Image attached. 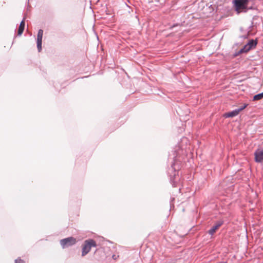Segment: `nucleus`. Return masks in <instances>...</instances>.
<instances>
[{"instance_id":"obj_16","label":"nucleus","mask_w":263,"mask_h":263,"mask_svg":"<svg viewBox=\"0 0 263 263\" xmlns=\"http://www.w3.org/2000/svg\"><path fill=\"white\" fill-rule=\"evenodd\" d=\"M219 263H226V262H223V261H221V262H219Z\"/></svg>"},{"instance_id":"obj_1","label":"nucleus","mask_w":263,"mask_h":263,"mask_svg":"<svg viewBox=\"0 0 263 263\" xmlns=\"http://www.w3.org/2000/svg\"><path fill=\"white\" fill-rule=\"evenodd\" d=\"M97 243L92 239H88L84 241L82 245V256H84L87 254L92 247H96Z\"/></svg>"},{"instance_id":"obj_7","label":"nucleus","mask_w":263,"mask_h":263,"mask_svg":"<svg viewBox=\"0 0 263 263\" xmlns=\"http://www.w3.org/2000/svg\"><path fill=\"white\" fill-rule=\"evenodd\" d=\"M239 113V110L238 108L235 109L231 111L226 113L224 117L226 118H231L237 116Z\"/></svg>"},{"instance_id":"obj_8","label":"nucleus","mask_w":263,"mask_h":263,"mask_svg":"<svg viewBox=\"0 0 263 263\" xmlns=\"http://www.w3.org/2000/svg\"><path fill=\"white\" fill-rule=\"evenodd\" d=\"M258 43L257 39L255 40H251L249 41V42L247 44V45L248 46V49H252L256 47Z\"/></svg>"},{"instance_id":"obj_5","label":"nucleus","mask_w":263,"mask_h":263,"mask_svg":"<svg viewBox=\"0 0 263 263\" xmlns=\"http://www.w3.org/2000/svg\"><path fill=\"white\" fill-rule=\"evenodd\" d=\"M223 223V221L222 220H219L216 222L215 225L213 226L208 231V233L213 235L216 232V231Z\"/></svg>"},{"instance_id":"obj_9","label":"nucleus","mask_w":263,"mask_h":263,"mask_svg":"<svg viewBox=\"0 0 263 263\" xmlns=\"http://www.w3.org/2000/svg\"><path fill=\"white\" fill-rule=\"evenodd\" d=\"M175 160H174V162L172 163L171 167L169 168L168 173H170V172H174L173 176L175 177L176 175L177 170L175 168Z\"/></svg>"},{"instance_id":"obj_3","label":"nucleus","mask_w":263,"mask_h":263,"mask_svg":"<svg viewBox=\"0 0 263 263\" xmlns=\"http://www.w3.org/2000/svg\"><path fill=\"white\" fill-rule=\"evenodd\" d=\"M76 243V239L73 237H69L60 240V245L63 249L72 246Z\"/></svg>"},{"instance_id":"obj_10","label":"nucleus","mask_w":263,"mask_h":263,"mask_svg":"<svg viewBox=\"0 0 263 263\" xmlns=\"http://www.w3.org/2000/svg\"><path fill=\"white\" fill-rule=\"evenodd\" d=\"M262 98H263V92L254 96L253 100H259L261 99Z\"/></svg>"},{"instance_id":"obj_4","label":"nucleus","mask_w":263,"mask_h":263,"mask_svg":"<svg viewBox=\"0 0 263 263\" xmlns=\"http://www.w3.org/2000/svg\"><path fill=\"white\" fill-rule=\"evenodd\" d=\"M43 35V30L41 29H39L37 34L36 45L39 52L42 50V38Z\"/></svg>"},{"instance_id":"obj_15","label":"nucleus","mask_w":263,"mask_h":263,"mask_svg":"<svg viewBox=\"0 0 263 263\" xmlns=\"http://www.w3.org/2000/svg\"><path fill=\"white\" fill-rule=\"evenodd\" d=\"M112 258L114 259H115V258H116L115 254H113V255H112Z\"/></svg>"},{"instance_id":"obj_2","label":"nucleus","mask_w":263,"mask_h":263,"mask_svg":"<svg viewBox=\"0 0 263 263\" xmlns=\"http://www.w3.org/2000/svg\"><path fill=\"white\" fill-rule=\"evenodd\" d=\"M251 0H235L234 4L235 7V10L238 13H240L245 10L246 12V9L248 8L249 3Z\"/></svg>"},{"instance_id":"obj_13","label":"nucleus","mask_w":263,"mask_h":263,"mask_svg":"<svg viewBox=\"0 0 263 263\" xmlns=\"http://www.w3.org/2000/svg\"><path fill=\"white\" fill-rule=\"evenodd\" d=\"M248 106V104H245L243 106H241L239 108H238V109H239V112L244 109L247 106Z\"/></svg>"},{"instance_id":"obj_6","label":"nucleus","mask_w":263,"mask_h":263,"mask_svg":"<svg viewBox=\"0 0 263 263\" xmlns=\"http://www.w3.org/2000/svg\"><path fill=\"white\" fill-rule=\"evenodd\" d=\"M25 17H24L23 19L22 20V21L20 23L18 31H17V35L20 36L23 33V31L25 29Z\"/></svg>"},{"instance_id":"obj_14","label":"nucleus","mask_w":263,"mask_h":263,"mask_svg":"<svg viewBox=\"0 0 263 263\" xmlns=\"http://www.w3.org/2000/svg\"><path fill=\"white\" fill-rule=\"evenodd\" d=\"M171 181H172V185L174 187H175L176 186V183L173 181V180L171 179Z\"/></svg>"},{"instance_id":"obj_11","label":"nucleus","mask_w":263,"mask_h":263,"mask_svg":"<svg viewBox=\"0 0 263 263\" xmlns=\"http://www.w3.org/2000/svg\"><path fill=\"white\" fill-rule=\"evenodd\" d=\"M248 46L247 45V44L246 45L244 46V47L241 49L240 50V51H239V53H247L250 50V49H248Z\"/></svg>"},{"instance_id":"obj_12","label":"nucleus","mask_w":263,"mask_h":263,"mask_svg":"<svg viewBox=\"0 0 263 263\" xmlns=\"http://www.w3.org/2000/svg\"><path fill=\"white\" fill-rule=\"evenodd\" d=\"M15 263H25L24 261L18 257L15 260Z\"/></svg>"}]
</instances>
